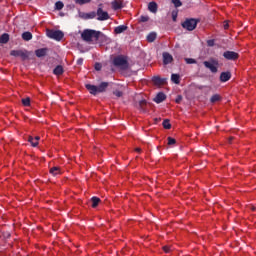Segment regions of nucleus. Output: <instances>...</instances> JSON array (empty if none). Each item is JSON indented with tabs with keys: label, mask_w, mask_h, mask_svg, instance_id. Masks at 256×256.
I'll list each match as a JSON object with an SVG mask.
<instances>
[{
	"label": "nucleus",
	"mask_w": 256,
	"mask_h": 256,
	"mask_svg": "<svg viewBox=\"0 0 256 256\" xmlns=\"http://www.w3.org/2000/svg\"><path fill=\"white\" fill-rule=\"evenodd\" d=\"M81 38L86 43H93V41H99V39L102 41L107 40V36L103 32L93 29H85L81 34Z\"/></svg>",
	"instance_id": "f257e3e1"
},
{
	"label": "nucleus",
	"mask_w": 256,
	"mask_h": 256,
	"mask_svg": "<svg viewBox=\"0 0 256 256\" xmlns=\"http://www.w3.org/2000/svg\"><path fill=\"white\" fill-rule=\"evenodd\" d=\"M112 63L114 67L122 69V71H126V69H129V61L127 60V56L118 55L113 58Z\"/></svg>",
	"instance_id": "f03ea898"
},
{
	"label": "nucleus",
	"mask_w": 256,
	"mask_h": 256,
	"mask_svg": "<svg viewBox=\"0 0 256 256\" xmlns=\"http://www.w3.org/2000/svg\"><path fill=\"white\" fill-rule=\"evenodd\" d=\"M197 23H199V19L187 18L182 22V27L186 29V31H195V29H197Z\"/></svg>",
	"instance_id": "7ed1b4c3"
},
{
	"label": "nucleus",
	"mask_w": 256,
	"mask_h": 256,
	"mask_svg": "<svg viewBox=\"0 0 256 256\" xmlns=\"http://www.w3.org/2000/svg\"><path fill=\"white\" fill-rule=\"evenodd\" d=\"M203 65L206 69H209L211 73H217V71H219V60L215 58H211L210 61H204Z\"/></svg>",
	"instance_id": "20e7f679"
},
{
	"label": "nucleus",
	"mask_w": 256,
	"mask_h": 256,
	"mask_svg": "<svg viewBox=\"0 0 256 256\" xmlns=\"http://www.w3.org/2000/svg\"><path fill=\"white\" fill-rule=\"evenodd\" d=\"M46 35L49 39H54V41H61L65 37L61 30H47Z\"/></svg>",
	"instance_id": "39448f33"
},
{
	"label": "nucleus",
	"mask_w": 256,
	"mask_h": 256,
	"mask_svg": "<svg viewBox=\"0 0 256 256\" xmlns=\"http://www.w3.org/2000/svg\"><path fill=\"white\" fill-rule=\"evenodd\" d=\"M10 55L12 57H20L22 61H27V59H29V52L27 50H12Z\"/></svg>",
	"instance_id": "423d86ee"
},
{
	"label": "nucleus",
	"mask_w": 256,
	"mask_h": 256,
	"mask_svg": "<svg viewBox=\"0 0 256 256\" xmlns=\"http://www.w3.org/2000/svg\"><path fill=\"white\" fill-rule=\"evenodd\" d=\"M96 15L97 21H107L109 19V13L107 11H104L101 6L98 7Z\"/></svg>",
	"instance_id": "0eeeda50"
},
{
	"label": "nucleus",
	"mask_w": 256,
	"mask_h": 256,
	"mask_svg": "<svg viewBox=\"0 0 256 256\" xmlns=\"http://www.w3.org/2000/svg\"><path fill=\"white\" fill-rule=\"evenodd\" d=\"M223 57L227 59V61H237V59H239V53L228 50L223 53Z\"/></svg>",
	"instance_id": "6e6552de"
},
{
	"label": "nucleus",
	"mask_w": 256,
	"mask_h": 256,
	"mask_svg": "<svg viewBox=\"0 0 256 256\" xmlns=\"http://www.w3.org/2000/svg\"><path fill=\"white\" fill-rule=\"evenodd\" d=\"M95 17H97V13L95 11H92V12H89V13H85V12H80L79 13V18L80 19L89 20V19H95Z\"/></svg>",
	"instance_id": "1a4fd4ad"
},
{
	"label": "nucleus",
	"mask_w": 256,
	"mask_h": 256,
	"mask_svg": "<svg viewBox=\"0 0 256 256\" xmlns=\"http://www.w3.org/2000/svg\"><path fill=\"white\" fill-rule=\"evenodd\" d=\"M47 53H49V48H40L35 50V55L38 58L46 57Z\"/></svg>",
	"instance_id": "9d476101"
},
{
	"label": "nucleus",
	"mask_w": 256,
	"mask_h": 256,
	"mask_svg": "<svg viewBox=\"0 0 256 256\" xmlns=\"http://www.w3.org/2000/svg\"><path fill=\"white\" fill-rule=\"evenodd\" d=\"M162 57H163V63L165 65H169V63H173V56L169 54V52H164L162 54Z\"/></svg>",
	"instance_id": "9b49d317"
},
{
	"label": "nucleus",
	"mask_w": 256,
	"mask_h": 256,
	"mask_svg": "<svg viewBox=\"0 0 256 256\" xmlns=\"http://www.w3.org/2000/svg\"><path fill=\"white\" fill-rule=\"evenodd\" d=\"M165 99H167V95H165V93L163 92H159L156 97L153 99L154 103H163V101H165Z\"/></svg>",
	"instance_id": "f8f14e48"
},
{
	"label": "nucleus",
	"mask_w": 256,
	"mask_h": 256,
	"mask_svg": "<svg viewBox=\"0 0 256 256\" xmlns=\"http://www.w3.org/2000/svg\"><path fill=\"white\" fill-rule=\"evenodd\" d=\"M230 79H231V72L227 71V72H222L220 74L221 83H227V81H229Z\"/></svg>",
	"instance_id": "ddd939ff"
},
{
	"label": "nucleus",
	"mask_w": 256,
	"mask_h": 256,
	"mask_svg": "<svg viewBox=\"0 0 256 256\" xmlns=\"http://www.w3.org/2000/svg\"><path fill=\"white\" fill-rule=\"evenodd\" d=\"M152 81L155 85H165V83H167L166 78H161L159 76L152 77Z\"/></svg>",
	"instance_id": "4468645a"
},
{
	"label": "nucleus",
	"mask_w": 256,
	"mask_h": 256,
	"mask_svg": "<svg viewBox=\"0 0 256 256\" xmlns=\"http://www.w3.org/2000/svg\"><path fill=\"white\" fill-rule=\"evenodd\" d=\"M127 29H128L127 25H119V26L115 27L114 33L116 35H121V33H125V31H127Z\"/></svg>",
	"instance_id": "2eb2a0df"
},
{
	"label": "nucleus",
	"mask_w": 256,
	"mask_h": 256,
	"mask_svg": "<svg viewBox=\"0 0 256 256\" xmlns=\"http://www.w3.org/2000/svg\"><path fill=\"white\" fill-rule=\"evenodd\" d=\"M85 87L91 95H97V93H99L98 88L95 85L86 84Z\"/></svg>",
	"instance_id": "dca6fc26"
},
{
	"label": "nucleus",
	"mask_w": 256,
	"mask_h": 256,
	"mask_svg": "<svg viewBox=\"0 0 256 256\" xmlns=\"http://www.w3.org/2000/svg\"><path fill=\"white\" fill-rule=\"evenodd\" d=\"M111 5L114 11H119V9H123V2L121 1L114 0L112 1Z\"/></svg>",
	"instance_id": "f3484780"
},
{
	"label": "nucleus",
	"mask_w": 256,
	"mask_h": 256,
	"mask_svg": "<svg viewBox=\"0 0 256 256\" xmlns=\"http://www.w3.org/2000/svg\"><path fill=\"white\" fill-rule=\"evenodd\" d=\"M107 87H109L108 82H102L97 86L98 93H105L107 91Z\"/></svg>",
	"instance_id": "a211bd4d"
},
{
	"label": "nucleus",
	"mask_w": 256,
	"mask_h": 256,
	"mask_svg": "<svg viewBox=\"0 0 256 256\" xmlns=\"http://www.w3.org/2000/svg\"><path fill=\"white\" fill-rule=\"evenodd\" d=\"M50 174L53 175V177H57V175H61V168L59 166H54L50 168Z\"/></svg>",
	"instance_id": "6ab92c4d"
},
{
	"label": "nucleus",
	"mask_w": 256,
	"mask_h": 256,
	"mask_svg": "<svg viewBox=\"0 0 256 256\" xmlns=\"http://www.w3.org/2000/svg\"><path fill=\"white\" fill-rule=\"evenodd\" d=\"M138 108L142 113H147V100H141Z\"/></svg>",
	"instance_id": "aec40b11"
},
{
	"label": "nucleus",
	"mask_w": 256,
	"mask_h": 256,
	"mask_svg": "<svg viewBox=\"0 0 256 256\" xmlns=\"http://www.w3.org/2000/svg\"><path fill=\"white\" fill-rule=\"evenodd\" d=\"M53 73L54 75L60 76L63 75V73H65V70L63 69V66L58 65L54 68Z\"/></svg>",
	"instance_id": "412c9836"
},
{
	"label": "nucleus",
	"mask_w": 256,
	"mask_h": 256,
	"mask_svg": "<svg viewBox=\"0 0 256 256\" xmlns=\"http://www.w3.org/2000/svg\"><path fill=\"white\" fill-rule=\"evenodd\" d=\"M171 81L175 83V85H179V83H181V76L179 74H172Z\"/></svg>",
	"instance_id": "4be33fe9"
},
{
	"label": "nucleus",
	"mask_w": 256,
	"mask_h": 256,
	"mask_svg": "<svg viewBox=\"0 0 256 256\" xmlns=\"http://www.w3.org/2000/svg\"><path fill=\"white\" fill-rule=\"evenodd\" d=\"M158 9V6L156 4V2H150L148 4V10L150 11V13H156Z\"/></svg>",
	"instance_id": "5701e85b"
},
{
	"label": "nucleus",
	"mask_w": 256,
	"mask_h": 256,
	"mask_svg": "<svg viewBox=\"0 0 256 256\" xmlns=\"http://www.w3.org/2000/svg\"><path fill=\"white\" fill-rule=\"evenodd\" d=\"M22 39L23 41H31V39H33V34L29 31H26L22 33Z\"/></svg>",
	"instance_id": "b1692460"
},
{
	"label": "nucleus",
	"mask_w": 256,
	"mask_h": 256,
	"mask_svg": "<svg viewBox=\"0 0 256 256\" xmlns=\"http://www.w3.org/2000/svg\"><path fill=\"white\" fill-rule=\"evenodd\" d=\"M91 202H92L93 209H95L96 207L99 206V203H101V199L99 197H97V196H93L91 198Z\"/></svg>",
	"instance_id": "393cba45"
},
{
	"label": "nucleus",
	"mask_w": 256,
	"mask_h": 256,
	"mask_svg": "<svg viewBox=\"0 0 256 256\" xmlns=\"http://www.w3.org/2000/svg\"><path fill=\"white\" fill-rule=\"evenodd\" d=\"M0 43H2L3 45H6V43H9V34L8 33H4L0 36Z\"/></svg>",
	"instance_id": "a878e982"
},
{
	"label": "nucleus",
	"mask_w": 256,
	"mask_h": 256,
	"mask_svg": "<svg viewBox=\"0 0 256 256\" xmlns=\"http://www.w3.org/2000/svg\"><path fill=\"white\" fill-rule=\"evenodd\" d=\"M155 39H157V33L151 32L148 34V36H147L148 43H153V41H155Z\"/></svg>",
	"instance_id": "bb28decb"
},
{
	"label": "nucleus",
	"mask_w": 256,
	"mask_h": 256,
	"mask_svg": "<svg viewBox=\"0 0 256 256\" xmlns=\"http://www.w3.org/2000/svg\"><path fill=\"white\" fill-rule=\"evenodd\" d=\"M28 142L31 143L32 147H37V145H39V142H37L33 136L28 137Z\"/></svg>",
	"instance_id": "cd10ccee"
},
{
	"label": "nucleus",
	"mask_w": 256,
	"mask_h": 256,
	"mask_svg": "<svg viewBox=\"0 0 256 256\" xmlns=\"http://www.w3.org/2000/svg\"><path fill=\"white\" fill-rule=\"evenodd\" d=\"M63 7H65V4H63L62 1H57V2L55 3V9H56L57 11H61V9H63Z\"/></svg>",
	"instance_id": "c85d7f7f"
},
{
	"label": "nucleus",
	"mask_w": 256,
	"mask_h": 256,
	"mask_svg": "<svg viewBox=\"0 0 256 256\" xmlns=\"http://www.w3.org/2000/svg\"><path fill=\"white\" fill-rule=\"evenodd\" d=\"M210 101L212 103H217V101H221V96L219 94H214L211 98Z\"/></svg>",
	"instance_id": "c756f323"
},
{
	"label": "nucleus",
	"mask_w": 256,
	"mask_h": 256,
	"mask_svg": "<svg viewBox=\"0 0 256 256\" xmlns=\"http://www.w3.org/2000/svg\"><path fill=\"white\" fill-rule=\"evenodd\" d=\"M184 61L187 63V65H195L197 63V60L193 58H185Z\"/></svg>",
	"instance_id": "7c9ffc66"
},
{
	"label": "nucleus",
	"mask_w": 256,
	"mask_h": 256,
	"mask_svg": "<svg viewBox=\"0 0 256 256\" xmlns=\"http://www.w3.org/2000/svg\"><path fill=\"white\" fill-rule=\"evenodd\" d=\"M162 125H163L164 129H171V122L169 121V119H165L162 122Z\"/></svg>",
	"instance_id": "2f4dec72"
},
{
	"label": "nucleus",
	"mask_w": 256,
	"mask_h": 256,
	"mask_svg": "<svg viewBox=\"0 0 256 256\" xmlns=\"http://www.w3.org/2000/svg\"><path fill=\"white\" fill-rule=\"evenodd\" d=\"M92 0H75L76 5H87V3H91Z\"/></svg>",
	"instance_id": "473e14b6"
},
{
	"label": "nucleus",
	"mask_w": 256,
	"mask_h": 256,
	"mask_svg": "<svg viewBox=\"0 0 256 256\" xmlns=\"http://www.w3.org/2000/svg\"><path fill=\"white\" fill-rule=\"evenodd\" d=\"M171 1L173 3L174 7H176V9L179 7H182V5H183V2H181V0H171Z\"/></svg>",
	"instance_id": "72a5a7b5"
},
{
	"label": "nucleus",
	"mask_w": 256,
	"mask_h": 256,
	"mask_svg": "<svg viewBox=\"0 0 256 256\" xmlns=\"http://www.w3.org/2000/svg\"><path fill=\"white\" fill-rule=\"evenodd\" d=\"M22 104L24 105V107H29V105H31V98L22 99Z\"/></svg>",
	"instance_id": "f704fd0d"
},
{
	"label": "nucleus",
	"mask_w": 256,
	"mask_h": 256,
	"mask_svg": "<svg viewBox=\"0 0 256 256\" xmlns=\"http://www.w3.org/2000/svg\"><path fill=\"white\" fill-rule=\"evenodd\" d=\"M178 15H179V11L177 10L172 11V21L174 22L177 21Z\"/></svg>",
	"instance_id": "c9c22d12"
},
{
	"label": "nucleus",
	"mask_w": 256,
	"mask_h": 256,
	"mask_svg": "<svg viewBox=\"0 0 256 256\" xmlns=\"http://www.w3.org/2000/svg\"><path fill=\"white\" fill-rule=\"evenodd\" d=\"M139 21L140 23H147V21H149V16H141Z\"/></svg>",
	"instance_id": "e433bc0d"
},
{
	"label": "nucleus",
	"mask_w": 256,
	"mask_h": 256,
	"mask_svg": "<svg viewBox=\"0 0 256 256\" xmlns=\"http://www.w3.org/2000/svg\"><path fill=\"white\" fill-rule=\"evenodd\" d=\"M175 143H177V140H175V138L168 137V145H175Z\"/></svg>",
	"instance_id": "4c0bfd02"
},
{
	"label": "nucleus",
	"mask_w": 256,
	"mask_h": 256,
	"mask_svg": "<svg viewBox=\"0 0 256 256\" xmlns=\"http://www.w3.org/2000/svg\"><path fill=\"white\" fill-rule=\"evenodd\" d=\"M94 68H95L96 71H101V69L103 68V65H101V63L97 62L94 65Z\"/></svg>",
	"instance_id": "58836bf2"
},
{
	"label": "nucleus",
	"mask_w": 256,
	"mask_h": 256,
	"mask_svg": "<svg viewBox=\"0 0 256 256\" xmlns=\"http://www.w3.org/2000/svg\"><path fill=\"white\" fill-rule=\"evenodd\" d=\"M113 95H115V97H123V92L119 91V90H115L113 92Z\"/></svg>",
	"instance_id": "ea45409f"
},
{
	"label": "nucleus",
	"mask_w": 256,
	"mask_h": 256,
	"mask_svg": "<svg viewBox=\"0 0 256 256\" xmlns=\"http://www.w3.org/2000/svg\"><path fill=\"white\" fill-rule=\"evenodd\" d=\"M163 251L166 253H171V246H163Z\"/></svg>",
	"instance_id": "a19ab883"
},
{
	"label": "nucleus",
	"mask_w": 256,
	"mask_h": 256,
	"mask_svg": "<svg viewBox=\"0 0 256 256\" xmlns=\"http://www.w3.org/2000/svg\"><path fill=\"white\" fill-rule=\"evenodd\" d=\"M207 45H208V47H214V45H215V40H208V41H207Z\"/></svg>",
	"instance_id": "79ce46f5"
},
{
	"label": "nucleus",
	"mask_w": 256,
	"mask_h": 256,
	"mask_svg": "<svg viewBox=\"0 0 256 256\" xmlns=\"http://www.w3.org/2000/svg\"><path fill=\"white\" fill-rule=\"evenodd\" d=\"M181 101H183V96H181V95H178L177 97H176V100H175V103H181Z\"/></svg>",
	"instance_id": "37998d69"
},
{
	"label": "nucleus",
	"mask_w": 256,
	"mask_h": 256,
	"mask_svg": "<svg viewBox=\"0 0 256 256\" xmlns=\"http://www.w3.org/2000/svg\"><path fill=\"white\" fill-rule=\"evenodd\" d=\"M77 65H83V58H79L77 60Z\"/></svg>",
	"instance_id": "c03bdc74"
},
{
	"label": "nucleus",
	"mask_w": 256,
	"mask_h": 256,
	"mask_svg": "<svg viewBox=\"0 0 256 256\" xmlns=\"http://www.w3.org/2000/svg\"><path fill=\"white\" fill-rule=\"evenodd\" d=\"M39 136H36L35 138H34V141H36V143H39Z\"/></svg>",
	"instance_id": "a18cd8bd"
},
{
	"label": "nucleus",
	"mask_w": 256,
	"mask_h": 256,
	"mask_svg": "<svg viewBox=\"0 0 256 256\" xmlns=\"http://www.w3.org/2000/svg\"><path fill=\"white\" fill-rule=\"evenodd\" d=\"M135 152H136V153H141V148H136V149H135Z\"/></svg>",
	"instance_id": "49530a36"
},
{
	"label": "nucleus",
	"mask_w": 256,
	"mask_h": 256,
	"mask_svg": "<svg viewBox=\"0 0 256 256\" xmlns=\"http://www.w3.org/2000/svg\"><path fill=\"white\" fill-rule=\"evenodd\" d=\"M224 29H229V24H224Z\"/></svg>",
	"instance_id": "de8ad7c7"
},
{
	"label": "nucleus",
	"mask_w": 256,
	"mask_h": 256,
	"mask_svg": "<svg viewBox=\"0 0 256 256\" xmlns=\"http://www.w3.org/2000/svg\"><path fill=\"white\" fill-rule=\"evenodd\" d=\"M255 209H256L255 206H253V207H252V211H255Z\"/></svg>",
	"instance_id": "09e8293b"
},
{
	"label": "nucleus",
	"mask_w": 256,
	"mask_h": 256,
	"mask_svg": "<svg viewBox=\"0 0 256 256\" xmlns=\"http://www.w3.org/2000/svg\"><path fill=\"white\" fill-rule=\"evenodd\" d=\"M230 141H233V138H230Z\"/></svg>",
	"instance_id": "8fccbe9b"
}]
</instances>
